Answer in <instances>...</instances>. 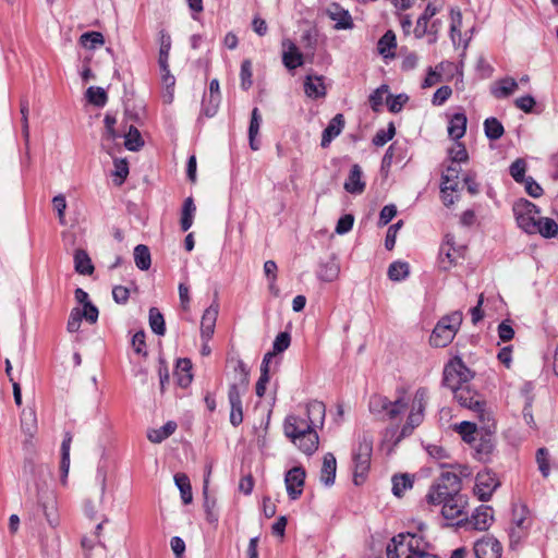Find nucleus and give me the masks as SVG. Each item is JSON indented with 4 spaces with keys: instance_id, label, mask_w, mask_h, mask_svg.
<instances>
[{
    "instance_id": "1",
    "label": "nucleus",
    "mask_w": 558,
    "mask_h": 558,
    "mask_svg": "<svg viewBox=\"0 0 558 558\" xmlns=\"http://www.w3.org/2000/svg\"><path fill=\"white\" fill-rule=\"evenodd\" d=\"M462 482L459 475L452 472H442L430 486L426 500L430 505H442L441 513L446 519H456L462 514L465 504L460 494Z\"/></svg>"
},
{
    "instance_id": "2",
    "label": "nucleus",
    "mask_w": 558,
    "mask_h": 558,
    "mask_svg": "<svg viewBox=\"0 0 558 558\" xmlns=\"http://www.w3.org/2000/svg\"><path fill=\"white\" fill-rule=\"evenodd\" d=\"M23 476L27 483V492L32 494V486L34 487V495L37 502L41 506L46 517L47 504L53 500V493L49 489L48 480L51 478V472L47 464L37 463L33 458H25L23 462Z\"/></svg>"
},
{
    "instance_id": "3",
    "label": "nucleus",
    "mask_w": 558,
    "mask_h": 558,
    "mask_svg": "<svg viewBox=\"0 0 558 558\" xmlns=\"http://www.w3.org/2000/svg\"><path fill=\"white\" fill-rule=\"evenodd\" d=\"M284 435L305 454L312 456L318 448L319 437L306 417L288 415L283 423Z\"/></svg>"
},
{
    "instance_id": "4",
    "label": "nucleus",
    "mask_w": 558,
    "mask_h": 558,
    "mask_svg": "<svg viewBox=\"0 0 558 558\" xmlns=\"http://www.w3.org/2000/svg\"><path fill=\"white\" fill-rule=\"evenodd\" d=\"M235 381L229 387L228 399L230 403V423L236 427L243 422L242 396L250 384V372L242 360L234 365Z\"/></svg>"
},
{
    "instance_id": "5",
    "label": "nucleus",
    "mask_w": 558,
    "mask_h": 558,
    "mask_svg": "<svg viewBox=\"0 0 558 558\" xmlns=\"http://www.w3.org/2000/svg\"><path fill=\"white\" fill-rule=\"evenodd\" d=\"M454 399L461 407L472 410L480 422L483 424V428L490 430L495 427L494 417L489 410L486 401L468 385L460 386L452 389Z\"/></svg>"
},
{
    "instance_id": "6",
    "label": "nucleus",
    "mask_w": 558,
    "mask_h": 558,
    "mask_svg": "<svg viewBox=\"0 0 558 558\" xmlns=\"http://www.w3.org/2000/svg\"><path fill=\"white\" fill-rule=\"evenodd\" d=\"M426 544L421 536L399 533L393 536L386 548L387 558H424Z\"/></svg>"
},
{
    "instance_id": "7",
    "label": "nucleus",
    "mask_w": 558,
    "mask_h": 558,
    "mask_svg": "<svg viewBox=\"0 0 558 558\" xmlns=\"http://www.w3.org/2000/svg\"><path fill=\"white\" fill-rule=\"evenodd\" d=\"M462 317L461 314L456 312L451 315L442 317L429 337L430 345L435 348H445L447 347L454 338L458 328L461 324Z\"/></svg>"
},
{
    "instance_id": "8",
    "label": "nucleus",
    "mask_w": 558,
    "mask_h": 558,
    "mask_svg": "<svg viewBox=\"0 0 558 558\" xmlns=\"http://www.w3.org/2000/svg\"><path fill=\"white\" fill-rule=\"evenodd\" d=\"M372 452L373 438L367 434H363L359 437L357 445L353 449L354 483L356 485L364 481L369 470Z\"/></svg>"
},
{
    "instance_id": "9",
    "label": "nucleus",
    "mask_w": 558,
    "mask_h": 558,
    "mask_svg": "<svg viewBox=\"0 0 558 558\" xmlns=\"http://www.w3.org/2000/svg\"><path fill=\"white\" fill-rule=\"evenodd\" d=\"M408 407L403 397L397 398L395 401L389 400L383 395H372L368 401L369 412L380 418L395 420Z\"/></svg>"
},
{
    "instance_id": "10",
    "label": "nucleus",
    "mask_w": 558,
    "mask_h": 558,
    "mask_svg": "<svg viewBox=\"0 0 558 558\" xmlns=\"http://www.w3.org/2000/svg\"><path fill=\"white\" fill-rule=\"evenodd\" d=\"M472 378V371L459 356H454L445 365L442 385L450 388L451 390L465 385Z\"/></svg>"
},
{
    "instance_id": "11",
    "label": "nucleus",
    "mask_w": 558,
    "mask_h": 558,
    "mask_svg": "<svg viewBox=\"0 0 558 558\" xmlns=\"http://www.w3.org/2000/svg\"><path fill=\"white\" fill-rule=\"evenodd\" d=\"M512 210L519 228L527 234H533V231L536 230L535 222L539 215V208L532 202L520 198L514 202Z\"/></svg>"
},
{
    "instance_id": "12",
    "label": "nucleus",
    "mask_w": 558,
    "mask_h": 558,
    "mask_svg": "<svg viewBox=\"0 0 558 558\" xmlns=\"http://www.w3.org/2000/svg\"><path fill=\"white\" fill-rule=\"evenodd\" d=\"M499 485L495 473L490 471L480 472L475 478L474 494L481 501H488Z\"/></svg>"
},
{
    "instance_id": "13",
    "label": "nucleus",
    "mask_w": 558,
    "mask_h": 558,
    "mask_svg": "<svg viewBox=\"0 0 558 558\" xmlns=\"http://www.w3.org/2000/svg\"><path fill=\"white\" fill-rule=\"evenodd\" d=\"M305 477L306 473L302 466H294L287 472L284 483L291 500H296L302 495Z\"/></svg>"
},
{
    "instance_id": "14",
    "label": "nucleus",
    "mask_w": 558,
    "mask_h": 558,
    "mask_svg": "<svg viewBox=\"0 0 558 558\" xmlns=\"http://www.w3.org/2000/svg\"><path fill=\"white\" fill-rule=\"evenodd\" d=\"M326 15L335 22L333 28L337 31L352 29L354 27L353 19L348 10L338 2H331L325 10Z\"/></svg>"
},
{
    "instance_id": "15",
    "label": "nucleus",
    "mask_w": 558,
    "mask_h": 558,
    "mask_svg": "<svg viewBox=\"0 0 558 558\" xmlns=\"http://www.w3.org/2000/svg\"><path fill=\"white\" fill-rule=\"evenodd\" d=\"M476 558H501L502 546L498 539L486 536L474 544Z\"/></svg>"
},
{
    "instance_id": "16",
    "label": "nucleus",
    "mask_w": 558,
    "mask_h": 558,
    "mask_svg": "<svg viewBox=\"0 0 558 558\" xmlns=\"http://www.w3.org/2000/svg\"><path fill=\"white\" fill-rule=\"evenodd\" d=\"M464 246L459 248L454 247V238L452 235H446V242L440 247L439 253V265L442 270L450 269L454 264L458 256H462Z\"/></svg>"
},
{
    "instance_id": "17",
    "label": "nucleus",
    "mask_w": 558,
    "mask_h": 558,
    "mask_svg": "<svg viewBox=\"0 0 558 558\" xmlns=\"http://www.w3.org/2000/svg\"><path fill=\"white\" fill-rule=\"evenodd\" d=\"M306 420L313 429L322 428L324 426L326 416V405L324 402L318 400H312L306 403Z\"/></svg>"
},
{
    "instance_id": "18",
    "label": "nucleus",
    "mask_w": 558,
    "mask_h": 558,
    "mask_svg": "<svg viewBox=\"0 0 558 558\" xmlns=\"http://www.w3.org/2000/svg\"><path fill=\"white\" fill-rule=\"evenodd\" d=\"M282 46L287 48V50L282 53V63L288 70H294L299 66H302L304 63L303 54L300 52L296 45L290 40L284 39L282 41Z\"/></svg>"
},
{
    "instance_id": "19",
    "label": "nucleus",
    "mask_w": 558,
    "mask_h": 558,
    "mask_svg": "<svg viewBox=\"0 0 558 558\" xmlns=\"http://www.w3.org/2000/svg\"><path fill=\"white\" fill-rule=\"evenodd\" d=\"M218 317V305H210L205 310L201 322V337L203 341H209L215 332Z\"/></svg>"
},
{
    "instance_id": "20",
    "label": "nucleus",
    "mask_w": 558,
    "mask_h": 558,
    "mask_svg": "<svg viewBox=\"0 0 558 558\" xmlns=\"http://www.w3.org/2000/svg\"><path fill=\"white\" fill-rule=\"evenodd\" d=\"M344 128V117L342 113H337L328 123L327 128L323 131L320 146L326 148L330 145Z\"/></svg>"
},
{
    "instance_id": "21",
    "label": "nucleus",
    "mask_w": 558,
    "mask_h": 558,
    "mask_svg": "<svg viewBox=\"0 0 558 558\" xmlns=\"http://www.w3.org/2000/svg\"><path fill=\"white\" fill-rule=\"evenodd\" d=\"M493 519V508L482 505L475 509L470 524L477 531H486L490 526Z\"/></svg>"
},
{
    "instance_id": "22",
    "label": "nucleus",
    "mask_w": 558,
    "mask_h": 558,
    "mask_svg": "<svg viewBox=\"0 0 558 558\" xmlns=\"http://www.w3.org/2000/svg\"><path fill=\"white\" fill-rule=\"evenodd\" d=\"M337 471L336 457L331 452H327L323 458V465L320 470V482L326 486H331L335 483Z\"/></svg>"
},
{
    "instance_id": "23",
    "label": "nucleus",
    "mask_w": 558,
    "mask_h": 558,
    "mask_svg": "<svg viewBox=\"0 0 558 558\" xmlns=\"http://www.w3.org/2000/svg\"><path fill=\"white\" fill-rule=\"evenodd\" d=\"M344 190L351 194H361L365 190V182L362 181V169L359 165L351 167L348 179L344 182Z\"/></svg>"
},
{
    "instance_id": "24",
    "label": "nucleus",
    "mask_w": 558,
    "mask_h": 558,
    "mask_svg": "<svg viewBox=\"0 0 558 558\" xmlns=\"http://www.w3.org/2000/svg\"><path fill=\"white\" fill-rule=\"evenodd\" d=\"M340 272V266L335 257H330L326 262H320L317 270V277L325 282H332L336 280Z\"/></svg>"
},
{
    "instance_id": "25",
    "label": "nucleus",
    "mask_w": 558,
    "mask_h": 558,
    "mask_svg": "<svg viewBox=\"0 0 558 558\" xmlns=\"http://www.w3.org/2000/svg\"><path fill=\"white\" fill-rule=\"evenodd\" d=\"M174 375L180 387L186 388L193 379L192 362L189 359H179L175 365Z\"/></svg>"
},
{
    "instance_id": "26",
    "label": "nucleus",
    "mask_w": 558,
    "mask_h": 558,
    "mask_svg": "<svg viewBox=\"0 0 558 558\" xmlns=\"http://www.w3.org/2000/svg\"><path fill=\"white\" fill-rule=\"evenodd\" d=\"M460 167L458 165L448 166L441 175V192L450 191L456 192L459 184Z\"/></svg>"
},
{
    "instance_id": "27",
    "label": "nucleus",
    "mask_w": 558,
    "mask_h": 558,
    "mask_svg": "<svg viewBox=\"0 0 558 558\" xmlns=\"http://www.w3.org/2000/svg\"><path fill=\"white\" fill-rule=\"evenodd\" d=\"M466 122L468 119L463 112L454 113L451 117L448 125L449 136L454 141H458L461 137H463L466 131Z\"/></svg>"
},
{
    "instance_id": "28",
    "label": "nucleus",
    "mask_w": 558,
    "mask_h": 558,
    "mask_svg": "<svg viewBox=\"0 0 558 558\" xmlns=\"http://www.w3.org/2000/svg\"><path fill=\"white\" fill-rule=\"evenodd\" d=\"M304 92L312 99L325 97L326 88L323 83V76L313 77L307 75L304 82Z\"/></svg>"
},
{
    "instance_id": "29",
    "label": "nucleus",
    "mask_w": 558,
    "mask_h": 558,
    "mask_svg": "<svg viewBox=\"0 0 558 558\" xmlns=\"http://www.w3.org/2000/svg\"><path fill=\"white\" fill-rule=\"evenodd\" d=\"M533 234L539 233L545 239L555 238L558 234L557 222L548 217H538L535 222Z\"/></svg>"
},
{
    "instance_id": "30",
    "label": "nucleus",
    "mask_w": 558,
    "mask_h": 558,
    "mask_svg": "<svg viewBox=\"0 0 558 558\" xmlns=\"http://www.w3.org/2000/svg\"><path fill=\"white\" fill-rule=\"evenodd\" d=\"M262 120L263 119H262V114L259 112V109L257 107H255L252 110L251 121H250V126H248V142H250V147L253 150H258L259 149V142L256 141V136L259 133Z\"/></svg>"
},
{
    "instance_id": "31",
    "label": "nucleus",
    "mask_w": 558,
    "mask_h": 558,
    "mask_svg": "<svg viewBox=\"0 0 558 558\" xmlns=\"http://www.w3.org/2000/svg\"><path fill=\"white\" fill-rule=\"evenodd\" d=\"M74 268L80 275H92L94 272V265L87 252L77 248L74 252Z\"/></svg>"
},
{
    "instance_id": "32",
    "label": "nucleus",
    "mask_w": 558,
    "mask_h": 558,
    "mask_svg": "<svg viewBox=\"0 0 558 558\" xmlns=\"http://www.w3.org/2000/svg\"><path fill=\"white\" fill-rule=\"evenodd\" d=\"M438 9L433 4L428 3L422 13V15L416 21V26L414 29V34L417 38H422L427 33V26L429 20L436 15Z\"/></svg>"
},
{
    "instance_id": "33",
    "label": "nucleus",
    "mask_w": 558,
    "mask_h": 558,
    "mask_svg": "<svg viewBox=\"0 0 558 558\" xmlns=\"http://www.w3.org/2000/svg\"><path fill=\"white\" fill-rule=\"evenodd\" d=\"M178 425L174 421H168L163 426L157 429H150L147 438L154 444H160L170 437L177 429Z\"/></svg>"
},
{
    "instance_id": "34",
    "label": "nucleus",
    "mask_w": 558,
    "mask_h": 558,
    "mask_svg": "<svg viewBox=\"0 0 558 558\" xmlns=\"http://www.w3.org/2000/svg\"><path fill=\"white\" fill-rule=\"evenodd\" d=\"M72 442V435L71 433L66 432L62 444H61V461H60V471L62 481L64 482L70 469V447Z\"/></svg>"
},
{
    "instance_id": "35",
    "label": "nucleus",
    "mask_w": 558,
    "mask_h": 558,
    "mask_svg": "<svg viewBox=\"0 0 558 558\" xmlns=\"http://www.w3.org/2000/svg\"><path fill=\"white\" fill-rule=\"evenodd\" d=\"M159 57L158 64L160 70H167V63L169 60V53L171 49V37L166 31L159 32Z\"/></svg>"
},
{
    "instance_id": "36",
    "label": "nucleus",
    "mask_w": 558,
    "mask_h": 558,
    "mask_svg": "<svg viewBox=\"0 0 558 558\" xmlns=\"http://www.w3.org/2000/svg\"><path fill=\"white\" fill-rule=\"evenodd\" d=\"M195 211H196V206L194 204L193 198L192 197L185 198V201L183 202L182 211H181V220H180L182 231L185 232L192 227Z\"/></svg>"
},
{
    "instance_id": "37",
    "label": "nucleus",
    "mask_w": 558,
    "mask_h": 558,
    "mask_svg": "<svg viewBox=\"0 0 558 558\" xmlns=\"http://www.w3.org/2000/svg\"><path fill=\"white\" fill-rule=\"evenodd\" d=\"M518 88V83L512 77H505L497 82V86L492 89L496 98H507Z\"/></svg>"
},
{
    "instance_id": "38",
    "label": "nucleus",
    "mask_w": 558,
    "mask_h": 558,
    "mask_svg": "<svg viewBox=\"0 0 558 558\" xmlns=\"http://www.w3.org/2000/svg\"><path fill=\"white\" fill-rule=\"evenodd\" d=\"M174 483L180 490L183 504H191L193 500V495L189 476L184 473H177L174 475Z\"/></svg>"
},
{
    "instance_id": "39",
    "label": "nucleus",
    "mask_w": 558,
    "mask_h": 558,
    "mask_svg": "<svg viewBox=\"0 0 558 558\" xmlns=\"http://www.w3.org/2000/svg\"><path fill=\"white\" fill-rule=\"evenodd\" d=\"M484 132L487 138L497 141L504 135L505 129L497 118L490 117L484 121Z\"/></svg>"
},
{
    "instance_id": "40",
    "label": "nucleus",
    "mask_w": 558,
    "mask_h": 558,
    "mask_svg": "<svg viewBox=\"0 0 558 558\" xmlns=\"http://www.w3.org/2000/svg\"><path fill=\"white\" fill-rule=\"evenodd\" d=\"M134 262L138 269L148 270L151 265V257L148 246L138 244L134 248Z\"/></svg>"
},
{
    "instance_id": "41",
    "label": "nucleus",
    "mask_w": 558,
    "mask_h": 558,
    "mask_svg": "<svg viewBox=\"0 0 558 558\" xmlns=\"http://www.w3.org/2000/svg\"><path fill=\"white\" fill-rule=\"evenodd\" d=\"M473 444L474 449L481 459L487 458L495 449V444L490 433H486Z\"/></svg>"
},
{
    "instance_id": "42",
    "label": "nucleus",
    "mask_w": 558,
    "mask_h": 558,
    "mask_svg": "<svg viewBox=\"0 0 558 558\" xmlns=\"http://www.w3.org/2000/svg\"><path fill=\"white\" fill-rule=\"evenodd\" d=\"M413 480L409 474H396L392 476V493L401 497L407 489L412 488Z\"/></svg>"
},
{
    "instance_id": "43",
    "label": "nucleus",
    "mask_w": 558,
    "mask_h": 558,
    "mask_svg": "<svg viewBox=\"0 0 558 558\" xmlns=\"http://www.w3.org/2000/svg\"><path fill=\"white\" fill-rule=\"evenodd\" d=\"M124 146L131 151H137L144 146V141L137 128L131 125L125 134Z\"/></svg>"
},
{
    "instance_id": "44",
    "label": "nucleus",
    "mask_w": 558,
    "mask_h": 558,
    "mask_svg": "<svg viewBox=\"0 0 558 558\" xmlns=\"http://www.w3.org/2000/svg\"><path fill=\"white\" fill-rule=\"evenodd\" d=\"M210 475H211V464H207L206 465V469H205V474H204V482H203V495L205 497V502H204V506L206 508V512H207V519L209 522H214L216 521L217 519L213 515V512H211V508L215 506V500L210 501L208 499V486H209V478H210Z\"/></svg>"
},
{
    "instance_id": "45",
    "label": "nucleus",
    "mask_w": 558,
    "mask_h": 558,
    "mask_svg": "<svg viewBox=\"0 0 558 558\" xmlns=\"http://www.w3.org/2000/svg\"><path fill=\"white\" fill-rule=\"evenodd\" d=\"M388 278L392 281H401L409 276V264L405 262H393L388 268Z\"/></svg>"
},
{
    "instance_id": "46",
    "label": "nucleus",
    "mask_w": 558,
    "mask_h": 558,
    "mask_svg": "<svg viewBox=\"0 0 558 558\" xmlns=\"http://www.w3.org/2000/svg\"><path fill=\"white\" fill-rule=\"evenodd\" d=\"M149 326L153 332H155L158 336H163L166 332L163 315L157 307L149 308Z\"/></svg>"
},
{
    "instance_id": "47",
    "label": "nucleus",
    "mask_w": 558,
    "mask_h": 558,
    "mask_svg": "<svg viewBox=\"0 0 558 558\" xmlns=\"http://www.w3.org/2000/svg\"><path fill=\"white\" fill-rule=\"evenodd\" d=\"M220 101H221V96H217V95L214 96V95H209V94L205 93L203 100H202L203 113L208 118L214 117L217 113Z\"/></svg>"
},
{
    "instance_id": "48",
    "label": "nucleus",
    "mask_w": 558,
    "mask_h": 558,
    "mask_svg": "<svg viewBox=\"0 0 558 558\" xmlns=\"http://www.w3.org/2000/svg\"><path fill=\"white\" fill-rule=\"evenodd\" d=\"M87 100L96 107H104L107 104L108 96L102 87L90 86L86 90Z\"/></svg>"
},
{
    "instance_id": "49",
    "label": "nucleus",
    "mask_w": 558,
    "mask_h": 558,
    "mask_svg": "<svg viewBox=\"0 0 558 558\" xmlns=\"http://www.w3.org/2000/svg\"><path fill=\"white\" fill-rule=\"evenodd\" d=\"M104 35L99 32H86L81 35L80 43L86 49H95L104 44Z\"/></svg>"
},
{
    "instance_id": "50",
    "label": "nucleus",
    "mask_w": 558,
    "mask_h": 558,
    "mask_svg": "<svg viewBox=\"0 0 558 558\" xmlns=\"http://www.w3.org/2000/svg\"><path fill=\"white\" fill-rule=\"evenodd\" d=\"M397 39L396 35L392 31H387L378 40L377 49L380 54L387 57L388 52L396 48Z\"/></svg>"
},
{
    "instance_id": "51",
    "label": "nucleus",
    "mask_w": 558,
    "mask_h": 558,
    "mask_svg": "<svg viewBox=\"0 0 558 558\" xmlns=\"http://www.w3.org/2000/svg\"><path fill=\"white\" fill-rule=\"evenodd\" d=\"M20 112L22 116V135L26 142L29 141V124H28V114H29V101L26 97H23L20 101Z\"/></svg>"
},
{
    "instance_id": "52",
    "label": "nucleus",
    "mask_w": 558,
    "mask_h": 558,
    "mask_svg": "<svg viewBox=\"0 0 558 558\" xmlns=\"http://www.w3.org/2000/svg\"><path fill=\"white\" fill-rule=\"evenodd\" d=\"M457 432L461 435L462 439L468 444H473L476 441L475 435L476 425L474 423L463 421L457 426Z\"/></svg>"
},
{
    "instance_id": "53",
    "label": "nucleus",
    "mask_w": 558,
    "mask_h": 558,
    "mask_svg": "<svg viewBox=\"0 0 558 558\" xmlns=\"http://www.w3.org/2000/svg\"><path fill=\"white\" fill-rule=\"evenodd\" d=\"M395 134H396L395 124L392 122H390L386 130L380 129L376 132V134L374 135V137L372 140V143L375 146H384L386 143H388L395 136Z\"/></svg>"
},
{
    "instance_id": "54",
    "label": "nucleus",
    "mask_w": 558,
    "mask_h": 558,
    "mask_svg": "<svg viewBox=\"0 0 558 558\" xmlns=\"http://www.w3.org/2000/svg\"><path fill=\"white\" fill-rule=\"evenodd\" d=\"M526 171V162L522 158H518L514 160L509 168V173L513 178V180L518 183H523L526 179L525 177Z\"/></svg>"
},
{
    "instance_id": "55",
    "label": "nucleus",
    "mask_w": 558,
    "mask_h": 558,
    "mask_svg": "<svg viewBox=\"0 0 558 558\" xmlns=\"http://www.w3.org/2000/svg\"><path fill=\"white\" fill-rule=\"evenodd\" d=\"M444 69V62L436 65L435 69L428 68L427 74L422 83V88H429L435 84L439 83L442 78L441 71Z\"/></svg>"
},
{
    "instance_id": "56",
    "label": "nucleus",
    "mask_w": 558,
    "mask_h": 558,
    "mask_svg": "<svg viewBox=\"0 0 558 558\" xmlns=\"http://www.w3.org/2000/svg\"><path fill=\"white\" fill-rule=\"evenodd\" d=\"M117 120L116 117H113L110 113H107L104 119L105 123V132L102 134L104 141L113 142L117 138H119L121 135L114 130V124Z\"/></svg>"
},
{
    "instance_id": "57",
    "label": "nucleus",
    "mask_w": 558,
    "mask_h": 558,
    "mask_svg": "<svg viewBox=\"0 0 558 558\" xmlns=\"http://www.w3.org/2000/svg\"><path fill=\"white\" fill-rule=\"evenodd\" d=\"M536 463L538 465V470L544 477H548L550 473L549 465V452L546 448H539L536 451Z\"/></svg>"
},
{
    "instance_id": "58",
    "label": "nucleus",
    "mask_w": 558,
    "mask_h": 558,
    "mask_svg": "<svg viewBox=\"0 0 558 558\" xmlns=\"http://www.w3.org/2000/svg\"><path fill=\"white\" fill-rule=\"evenodd\" d=\"M113 165L114 171L112 174L116 177L114 183L121 185L129 174V165L125 159L118 158L114 159Z\"/></svg>"
},
{
    "instance_id": "59",
    "label": "nucleus",
    "mask_w": 558,
    "mask_h": 558,
    "mask_svg": "<svg viewBox=\"0 0 558 558\" xmlns=\"http://www.w3.org/2000/svg\"><path fill=\"white\" fill-rule=\"evenodd\" d=\"M388 93V85L384 84L376 88L368 97L371 108L374 111H379L384 102V96Z\"/></svg>"
},
{
    "instance_id": "60",
    "label": "nucleus",
    "mask_w": 558,
    "mask_h": 558,
    "mask_svg": "<svg viewBox=\"0 0 558 558\" xmlns=\"http://www.w3.org/2000/svg\"><path fill=\"white\" fill-rule=\"evenodd\" d=\"M145 337H146L145 331L140 330L134 333V336L132 337V341H131L134 352L136 354L143 355V356L147 355Z\"/></svg>"
},
{
    "instance_id": "61",
    "label": "nucleus",
    "mask_w": 558,
    "mask_h": 558,
    "mask_svg": "<svg viewBox=\"0 0 558 558\" xmlns=\"http://www.w3.org/2000/svg\"><path fill=\"white\" fill-rule=\"evenodd\" d=\"M291 343L290 333L287 331L279 332L272 343L274 353L278 354L286 351Z\"/></svg>"
},
{
    "instance_id": "62",
    "label": "nucleus",
    "mask_w": 558,
    "mask_h": 558,
    "mask_svg": "<svg viewBox=\"0 0 558 558\" xmlns=\"http://www.w3.org/2000/svg\"><path fill=\"white\" fill-rule=\"evenodd\" d=\"M241 86L243 89H248L252 86V62L244 60L241 64Z\"/></svg>"
},
{
    "instance_id": "63",
    "label": "nucleus",
    "mask_w": 558,
    "mask_h": 558,
    "mask_svg": "<svg viewBox=\"0 0 558 558\" xmlns=\"http://www.w3.org/2000/svg\"><path fill=\"white\" fill-rule=\"evenodd\" d=\"M427 399H428V390L425 387L418 388L414 396V404H413L414 411L422 412V414H424V410L427 404Z\"/></svg>"
},
{
    "instance_id": "64",
    "label": "nucleus",
    "mask_w": 558,
    "mask_h": 558,
    "mask_svg": "<svg viewBox=\"0 0 558 558\" xmlns=\"http://www.w3.org/2000/svg\"><path fill=\"white\" fill-rule=\"evenodd\" d=\"M409 100L405 94H399L397 96H390L387 99V106L390 112L398 113L402 110L404 104Z\"/></svg>"
}]
</instances>
